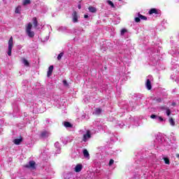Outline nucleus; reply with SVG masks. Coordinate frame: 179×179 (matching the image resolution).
I'll return each instance as SVG.
<instances>
[{"instance_id": "obj_1", "label": "nucleus", "mask_w": 179, "mask_h": 179, "mask_svg": "<svg viewBox=\"0 0 179 179\" xmlns=\"http://www.w3.org/2000/svg\"><path fill=\"white\" fill-rule=\"evenodd\" d=\"M33 27V24L31 22H29L27 24V26L26 27V33L28 36H29L31 38H33L34 37V31H31V29Z\"/></svg>"}, {"instance_id": "obj_2", "label": "nucleus", "mask_w": 179, "mask_h": 179, "mask_svg": "<svg viewBox=\"0 0 179 179\" xmlns=\"http://www.w3.org/2000/svg\"><path fill=\"white\" fill-rule=\"evenodd\" d=\"M12 48H13V37L11 36L8 41V51L7 52L9 57L12 56Z\"/></svg>"}, {"instance_id": "obj_3", "label": "nucleus", "mask_w": 179, "mask_h": 179, "mask_svg": "<svg viewBox=\"0 0 179 179\" xmlns=\"http://www.w3.org/2000/svg\"><path fill=\"white\" fill-rule=\"evenodd\" d=\"M90 138H92V134L90 130H87V133L83 135V142H87V139H90Z\"/></svg>"}, {"instance_id": "obj_4", "label": "nucleus", "mask_w": 179, "mask_h": 179, "mask_svg": "<svg viewBox=\"0 0 179 179\" xmlns=\"http://www.w3.org/2000/svg\"><path fill=\"white\" fill-rule=\"evenodd\" d=\"M26 169H36V162L34 161H29V164L24 165Z\"/></svg>"}, {"instance_id": "obj_5", "label": "nucleus", "mask_w": 179, "mask_h": 179, "mask_svg": "<svg viewBox=\"0 0 179 179\" xmlns=\"http://www.w3.org/2000/svg\"><path fill=\"white\" fill-rule=\"evenodd\" d=\"M50 136V133L48 131H43L41 132L40 138H48Z\"/></svg>"}, {"instance_id": "obj_6", "label": "nucleus", "mask_w": 179, "mask_h": 179, "mask_svg": "<svg viewBox=\"0 0 179 179\" xmlns=\"http://www.w3.org/2000/svg\"><path fill=\"white\" fill-rule=\"evenodd\" d=\"M53 71H54V66H52V65L50 66L48 68V73H47L48 78H50V76H51V75H52Z\"/></svg>"}, {"instance_id": "obj_7", "label": "nucleus", "mask_w": 179, "mask_h": 179, "mask_svg": "<svg viewBox=\"0 0 179 179\" xmlns=\"http://www.w3.org/2000/svg\"><path fill=\"white\" fill-rule=\"evenodd\" d=\"M149 15H153V13H155V15H159V10H157V8H151L149 12H148Z\"/></svg>"}, {"instance_id": "obj_8", "label": "nucleus", "mask_w": 179, "mask_h": 179, "mask_svg": "<svg viewBox=\"0 0 179 179\" xmlns=\"http://www.w3.org/2000/svg\"><path fill=\"white\" fill-rule=\"evenodd\" d=\"M72 15L73 23H78V13L76 11H73Z\"/></svg>"}, {"instance_id": "obj_9", "label": "nucleus", "mask_w": 179, "mask_h": 179, "mask_svg": "<svg viewBox=\"0 0 179 179\" xmlns=\"http://www.w3.org/2000/svg\"><path fill=\"white\" fill-rule=\"evenodd\" d=\"M145 86H146L148 90H152V83L150 82V79H147Z\"/></svg>"}, {"instance_id": "obj_10", "label": "nucleus", "mask_w": 179, "mask_h": 179, "mask_svg": "<svg viewBox=\"0 0 179 179\" xmlns=\"http://www.w3.org/2000/svg\"><path fill=\"white\" fill-rule=\"evenodd\" d=\"M83 153L85 159H90V154H89V151H87L86 149H84L83 150Z\"/></svg>"}, {"instance_id": "obj_11", "label": "nucleus", "mask_w": 179, "mask_h": 179, "mask_svg": "<svg viewBox=\"0 0 179 179\" xmlns=\"http://www.w3.org/2000/svg\"><path fill=\"white\" fill-rule=\"evenodd\" d=\"M82 169H83L82 164H77L75 167L76 173H80V171H82Z\"/></svg>"}, {"instance_id": "obj_12", "label": "nucleus", "mask_w": 179, "mask_h": 179, "mask_svg": "<svg viewBox=\"0 0 179 179\" xmlns=\"http://www.w3.org/2000/svg\"><path fill=\"white\" fill-rule=\"evenodd\" d=\"M23 142V138L20 137V138H15L13 141L15 145H20Z\"/></svg>"}, {"instance_id": "obj_13", "label": "nucleus", "mask_w": 179, "mask_h": 179, "mask_svg": "<svg viewBox=\"0 0 179 179\" xmlns=\"http://www.w3.org/2000/svg\"><path fill=\"white\" fill-rule=\"evenodd\" d=\"M32 22H33L34 27H35L36 29L38 26V21L37 20V17H34L32 18Z\"/></svg>"}, {"instance_id": "obj_14", "label": "nucleus", "mask_w": 179, "mask_h": 179, "mask_svg": "<svg viewBox=\"0 0 179 179\" xmlns=\"http://www.w3.org/2000/svg\"><path fill=\"white\" fill-rule=\"evenodd\" d=\"M88 10L91 12V13H96V12H97L96 7H93L92 6L88 8Z\"/></svg>"}, {"instance_id": "obj_15", "label": "nucleus", "mask_w": 179, "mask_h": 179, "mask_svg": "<svg viewBox=\"0 0 179 179\" xmlns=\"http://www.w3.org/2000/svg\"><path fill=\"white\" fill-rule=\"evenodd\" d=\"M162 110H166V115H168V117L169 116H170V114H171V110H170V108H167V107H162Z\"/></svg>"}, {"instance_id": "obj_16", "label": "nucleus", "mask_w": 179, "mask_h": 179, "mask_svg": "<svg viewBox=\"0 0 179 179\" xmlns=\"http://www.w3.org/2000/svg\"><path fill=\"white\" fill-rule=\"evenodd\" d=\"M64 125L66 128H72L73 125L69 122H64Z\"/></svg>"}, {"instance_id": "obj_17", "label": "nucleus", "mask_w": 179, "mask_h": 179, "mask_svg": "<svg viewBox=\"0 0 179 179\" xmlns=\"http://www.w3.org/2000/svg\"><path fill=\"white\" fill-rule=\"evenodd\" d=\"M138 16L140 19H141V20H148L147 16L143 15L142 14H140L139 13L138 14Z\"/></svg>"}, {"instance_id": "obj_18", "label": "nucleus", "mask_w": 179, "mask_h": 179, "mask_svg": "<svg viewBox=\"0 0 179 179\" xmlns=\"http://www.w3.org/2000/svg\"><path fill=\"white\" fill-rule=\"evenodd\" d=\"M169 123L172 127L176 125V122H174V119H173V117L169 118Z\"/></svg>"}, {"instance_id": "obj_19", "label": "nucleus", "mask_w": 179, "mask_h": 179, "mask_svg": "<svg viewBox=\"0 0 179 179\" xmlns=\"http://www.w3.org/2000/svg\"><path fill=\"white\" fill-rule=\"evenodd\" d=\"M95 114L96 115H100L101 114V108H99L95 110Z\"/></svg>"}, {"instance_id": "obj_20", "label": "nucleus", "mask_w": 179, "mask_h": 179, "mask_svg": "<svg viewBox=\"0 0 179 179\" xmlns=\"http://www.w3.org/2000/svg\"><path fill=\"white\" fill-rule=\"evenodd\" d=\"M30 3H31V1H30V0H24L22 5L25 6V5H30Z\"/></svg>"}, {"instance_id": "obj_21", "label": "nucleus", "mask_w": 179, "mask_h": 179, "mask_svg": "<svg viewBox=\"0 0 179 179\" xmlns=\"http://www.w3.org/2000/svg\"><path fill=\"white\" fill-rule=\"evenodd\" d=\"M22 62L25 65V66H29V65H30V64L29 63V62L26 59H23Z\"/></svg>"}, {"instance_id": "obj_22", "label": "nucleus", "mask_w": 179, "mask_h": 179, "mask_svg": "<svg viewBox=\"0 0 179 179\" xmlns=\"http://www.w3.org/2000/svg\"><path fill=\"white\" fill-rule=\"evenodd\" d=\"M165 164H170V159L167 157H164L163 158Z\"/></svg>"}, {"instance_id": "obj_23", "label": "nucleus", "mask_w": 179, "mask_h": 179, "mask_svg": "<svg viewBox=\"0 0 179 179\" xmlns=\"http://www.w3.org/2000/svg\"><path fill=\"white\" fill-rule=\"evenodd\" d=\"M107 2L111 6V8H115V6H114V3H113V1L108 0Z\"/></svg>"}, {"instance_id": "obj_24", "label": "nucleus", "mask_w": 179, "mask_h": 179, "mask_svg": "<svg viewBox=\"0 0 179 179\" xmlns=\"http://www.w3.org/2000/svg\"><path fill=\"white\" fill-rule=\"evenodd\" d=\"M62 57H64V52H61L58 56H57V59L59 61Z\"/></svg>"}, {"instance_id": "obj_25", "label": "nucleus", "mask_w": 179, "mask_h": 179, "mask_svg": "<svg viewBox=\"0 0 179 179\" xmlns=\"http://www.w3.org/2000/svg\"><path fill=\"white\" fill-rule=\"evenodd\" d=\"M127 31H128L126 29H122L121 30V36H124V34H125V33H127Z\"/></svg>"}, {"instance_id": "obj_26", "label": "nucleus", "mask_w": 179, "mask_h": 179, "mask_svg": "<svg viewBox=\"0 0 179 179\" xmlns=\"http://www.w3.org/2000/svg\"><path fill=\"white\" fill-rule=\"evenodd\" d=\"M134 20H135L136 23H139V22H141V18L139 17V16H138L134 18Z\"/></svg>"}, {"instance_id": "obj_27", "label": "nucleus", "mask_w": 179, "mask_h": 179, "mask_svg": "<svg viewBox=\"0 0 179 179\" xmlns=\"http://www.w3.org/2000/svg\"><path fill=\"white\" fill-rule=\"evenodd\" d=\"M63 84H64V86H66V87L69 86V84H68V82H66V80H63Z\"/></svg>"}, {"instance_id": "obj_28", "label": "nucleus", "mask_w": 179, "mask_h": 179, "mask_svg": "<svg viewBox=\"0 0 179 179\" xmlns=\"http://www.w3.org/2000/svg\"><path fill=\"white\" fill-rule=\"evenodd\" d=\"M113 164H114V159H110L109 161V166H113Z\"/></svg>"}, {"instance_id": "obj_29", "label": "nucleus", "mask_w": 179, "mask_h": 179, "mask_svg": "<svg viewBox=\"0 0 179 179\" xmlns=\"http://www.w3.org/2000/svg\"><path fill=\"white\" fill-rule=\"evenodd\" d=\"M150 118H152V119L157 118V115H151Z\"/></svg>"}, {"instance_id": "obj_30", "label": "nucleus", "mask_w": 179, "mask_h": 179, "mask_svg": "<svg viewBox=\"0 0 179 179\" xmlns=\"http://www.w3.org/2000/svg\"><path fill=\"white\" fill-rule=\"evenodd\" d=\"M158 118L159 120V121H164V119H163V117H162V116H158Z\"/></svg>"}, {"instance_id": "obj_31", "label": "nucleus", "mask_w": 179, "mask_h": 179, "mask_svg": "<svg viewBox=\"0 0 179 179\" xmlns=\"http://www.w3.org/2000/svg\"><path fill=\"white\" fill-rule=\"evenodd\" d=\"M157 101H158L159 103H161L162 99H161V98H158V99H157Z\"/></svg>"}, {"instance_id": "obj_32", "label": "nucleus", "mask_w": 179, "mask_h": 179, "mask_svg": "<svg viewBox=\"0 0 179 179\" xmlns=\"http://www.w3.org/2000/svg\"><path fill=\"white\" fill-rule=\"evenodd\" d=\"M78 9H82V6L80 4H78Z\"/></svg>"}, {"instance_id": "obj_33", "label": "nucleus", "mask_w": 179, "mask_h": 179, "mask_svg": "<svg viewBox=\"0 0 179 179\" xmlns=\"http://www.w3.org/2000/svg\"><path fill=\"white\" fill-rule=\"evenodd\" d=\"M84 17H85V19H87V17H89V15H84Z\"/></svg>"}, {"instance_id": "obj_34", "label": "nucleus", "mask_w": 179, "mask_h": 179, "mask_svg": "<svg viewBox=\"0 0 179 179\" xmlns=\"http://www.w3.org/2000/svg\"><path fill=\"white\" fill-rule=\"evenodd\" d=\"M15 13H19V10L17 8L15 9Z\"/></svg>"}, {"instance_id": "obj_35", "label": "nucleus", "mask_w": 179, "mask_h": 179, "mask_svg": "<svg viewBox=\"0 0 179 179\" xmlns=\"http://www.w3.org/2000/svg\"><path fill=\"white\" fill-rule=\"evenodd\" d=\"M172 106H176V103H172Z\"/></svg>"}, {"instance_id": "obj_36", "label": "nucleus", "mask_w": 179, "mask_h": 179, "mask_svg": "<svg viewBox=\"0 0 179 179\" xmlns=\"http://www.w3.org/2000/svg\"><path fill=\"white\" fill-rule=\"evenodd\" d=\"M119 1H121V0H119Z\"/></svg>"}]
</instances>
